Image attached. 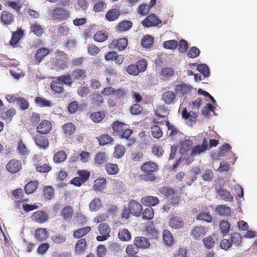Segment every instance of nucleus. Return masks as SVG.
<instances>
[{
    "label": "nucleus",
    "mask_w": 257,
    "mask_h": 257,
    "mask_svg": "<svg viewBox=\"0 0 257 257\" xmlns=\"http://www.w3.org/2000/svg\"><path fill=\"white\" fill-rule=\"evenodd\" d=\"M143 174L140 175L141 180L145 182L154 181L157 179L156 173L159 169L158 165L152 161L144 163L140 167Z\"/></svg>",
    "instance_id": "f257e3e1"
},
{
    "label": "nucleus",
    "mask_w": 257,
    "mask_h": 257,
    "mask_svg": "<svg viewBox=\"0 0 257 257\" xmlns=\"http://www.w3.org/2000/svg\"><path fill=\"white\" fill-rule=\"evenodd\" d=\"M50 15L52 20L61 22L69 18L70 13L65 8L58 7L51 11Z\"/></svg>",
    "instance_id": "f03ea898"
},
{
    "label": "nucleus",
    "mask_w": 257,
    "mask_h": 257,
    "mask_svg": "<svg viewBox=\"0 0 257 257\" xmlns=\"http://www.w3.org/2000/svg\"><path fill=\"white\" fill-rule=\"evenodd\" d=\"M128 45V40L125 38L114 39L109 45V48L111 50H124Z\"/></svg>",
    "instance_id": "7ed1b4c3"
},
{
    "label": "nucleus",
    "mask_w": 257,
    "mask_h": 257,
    "mask_svg": "<svg viewBox=\"0 0 257 257\" xmlns=\"http://www.w3.org/2000/svg\"><path fill=\"white\" fill-rule=\"evenodd\" d=\"M128 208L131 213L134 216L139 217L142 214V205L135 200H131L128 203Z\"/></svg>",
    "instance_id": "20e7f679"
},
{
    "label": "nucleus",
    "mask_w": 257,
    "mask_h": 257,
    "mask_svg": "<svg viewBox=\"0 0 257 257\" xmlns=\"http://www.w3.org/2000/svg\"><path fill=\"white\" fill-rule=\"evenodd\" d=\"M6 167L9 172L14 174L18 172L21 169L22 164L19 160L13 159L8 162Z\"/></svg>",
    "instance_id": "39448f33"
},
{
    "label": "nucleus",
    "mask_w": 257,
    "mask_h": 257,
    "mask_svg": "<svg viewBox=\"0 0 257 257\" xmlns=\"http://www.w3.org/2000/svg\"><path fill=\"white\" fill-rule=\"evenodd\" d=\"M34 142L35 144L40 148L44 150L47 149L49 146V142L48 138L40 135L35 136Z\"/></svg>",
    "instance_id": "423d86ee"
},
{
    "label": "nucleus",
    "mask_w": 257,
    "mask_h": 257,
    "mask_svg": "<svg viewBox=\"0 0 257 257\" xmlns=\"http://www.w3.org/2000/svg\"><path fill=\"white\" fill-rule=\"evenodd\" d=\"M161 21L156 15L152 14L148 16L142 22V25L146 27L158 26L161 23Z\"/></svg>",
    "instance_id": "0eeeda50"
},
{
    "label": "nucleus",
    "mask_w": 257,
    "mask_h": 257,
    "mask_svg": "<svg viewBox=\"0 0 257 257\" xmlns=\"http://www.w3.org/2000/svg\"><path fill=\"white\" fill-rule=\"evenodd\" d=\"M49 236L47 230L45 228H38L35 231L34 238L38 242H42L46 241Z\"/></svg>",
    "instance_id": "6e6552de"
},
{
    "label": "nucleus",
    "mask_w": 257,
    "mask_h": 257,
    "mask_svg": "<svg viewBox=\"0 0 257 257\" xmlns=\"http://www.w3.org/2000/svg\"><path fill=\"white\" fill-rule=\"evenodd\" d=\"M52 129V123L49 120H43L37 127V132L41 135H47Z\"/></svg>",
    "instance_id": "1a4fd4ad"
},
{
    "label": "nucleus",
    "mask_w": 257,
    "mask_h": 257,
    "mask_svg": "<svg viewBox=\"0 0 257 257\" xmlns=\"http://www.w3.org/2000/svg\"><path fill=\"white\" fill-rule=\"evenodd\" d=\"M193 87L189 84L181 83L176 85L174 90L176 94L185 95L190 92Z\"/></svg>",
    "instance_id": "9d476101"
},
{
    "label": "nucleus",
    "mask_w": 257,
    "mask_h": 257,
    "mask_svg": "<svg viewBox=\"0 0 257 257\" xmlns=\"http://www.w3.org/2000/svg\"><path fill=\"white\" fill-rule=\"evenodd\" d=\"M87 248V244L85 238H81L75 245L74 253L76 255H81L85 251Z\"/></svg>",
    "instance_id": "9b49d317"
},
{
    "label": "nucleus",
    "mask_w": 257,
    "mask_h": 257,
    "mask_svg": "<svg viewBox=\"0 0 257 257\" xmlns=\"http://www.w3.org/2000/svg\"><path fill=\"white\" fill-rule=\"evenodd\" d=\"M48 214L42 210H37L31 216L33 220L39 223L45 222L48 220Z\"/></svg>",
    "instance_id": "f8f14e48"
},
{
    "label": "nucleus",
    "mask_w": 257,
    "mask_h": 257,
    "mask_svg": "<svg viewBox=\"0 0 257 257\" xmlns=\"http://www.w3.org/2000/svg\"><path fill=\"white\" fill-rule=\"evenodd\" d=\"M197 219L205 221L208 223L211 222L212 218L209 208L206 206H202L201 208V212L198 215Z\"/></svg>",
    "instance_id": "ddd939ff"
},
{
    "label": "nucleus",
    "mask_w": 257,
    "mask_h": 257,
    "mask_svg": "<svg viewBox=\"0 0 257 257\" xmlns=\"http://www.w3.org/2000/svg\"><path fill=\"white\" fill-rule=\"evenodd\" d=\"M134 245L138 248L146 249L150 246V243L147 238L142 236H137L135 238Z\"/></svg>",
    "instance_id": "4468645a"
},
{
    "label": "nucleus",
    "mask_w": 257,
    "mask_h": 257,
    "mask_svg": "<svg viewBox=\"0 0 257 257\" xmlns=\"http://www.w3.org/2000/svg\"><path fill=\"white\" fill-rule=\"evenodd\" d=\"M207 148L208 142L206 139L205 138L202 142V145L195 146L192 148L190 155L192 156H194L200 154L204 152L207 149Z\"/></svg>",
    "instance_id": "2eb2a0df"
},
{
    "label": "nucleus",
    "mask_w": 257,
    "mask_h": 257,
    "mask_svg": "<svg viewBox=\"0 0 257 257\" xmlns=\"http://www.w3.org/2000/svg\"><path fill=\"white\" fill-rule=\"evenodd\" d=\"M141 202L145 206L151 207V206H155L158 205L160 201L157 197L147 196L141 199Z\"/></svg>",
    "instance_id": "dca6fc26"
},
{
    "label": "nucleus",
    "mask_w": 257,
    "mask_h": 257,
    "mask_svg": "<svg viewBox=\"0 0 257 257\" xmlns=\"http://www.w3.org/2000/svg\"><path fill=\"white\" fill-rule=\"evenodd\" d=\"M169 224L172 228L174 229L181 228L184 225L182 218L177 216L172 217L169 220Z\"/></svg>",
    "instance_id": "f3484780"
},
{
    "label": "nucleus",
    "mask_w": 257,
    "mask_h": 257,
    "mask_svg": "<svg viewBox=\"0 0 257 257\" xmlns=\"http://www.w3.org/2000/svg\"><path fill=\"white\" fill-rule=\"evenodd\" d=\"M73 209L71 206H66L62 208L61 211V216L63 220H70L73 215Z\"/></svg>",
    "instance_id": "a211bd4d"
},
{
    "label": "nucleus",
    "mask_w": 257,
    "mask_h": 257,
    "mask_svg": "<svg viewBox=\"0 0 257 257\" xmlns=\"http://www.w3.org/2000/svg\"><path fill=\"white\" fill-rule=\"evenodd\" d=\"M90 230L91 228L89 226L80 228L73 231V237L79 239L83 238L82 237L87 234Z\"/></svg>",
    "instance_id": "6ab92c4d"
},
{
    "label": "nucleus",
    "mask_w": 257,
    "mask_h": 257,
    "mask_svg": "<svg viewBox=\"0 0 257 257\" xmlns=\"http://www.w3.org/2000/svg\"><path fill=\"white\" fill-rule=\"evenodd\" d=\"M120 15V12L116 9L109 10L105 14L106 19L109 21H114L117 20Z\"/></svg>",
    "instance_id": "aec40b11"
},
{
    "label": "nucleus",
    "mask_w": 257,
    "mask_h": 257,
    "mask_svg": "<svg viewBox=\"0 0 257 257\" xmlns=\"http://www.w3.org/2000/svg\"><path fill=\"white\" fill-rule=\"evenodd\" d=\"M181 148L180 149V154L184 155L192 149L193 142L189 140H186L180 143Z\"/></svg>",
    "instance_id": "412c9836"
},
{
    "label": "nucleus",
    "mask_w": 257,
    "mask_h": 257,
    "mask_svg": "<svg viewBox=\"0 0 257 257\" xmlns=\"http://www.w3.org/2000/svg\"><path fill=\"white\" fill-rule=\"evenodd\" d=\"M176 94L172 91H167L162 94V99L166 104L169 105L173 103L175 100Z\"/></svg>",
    "instance_id": "4be33fe9"
},
{
    "label": "nucleus",
    "mask_w": 257,
    "mask_h": 257,
    "mask_svg": "<svg viewBox=\"0 0 257 257\" xmlns=\"http://www.w3.org/2000/svg\"><path fill=\"white\" fill-rule=\"evenodd\" d=\"M50 53V50L46 48H41L39 49L35 55V59L38 64L40 63L42 60Z\"/></svg>",
    "instance_id": "5701e85b"
},
{
    "label": "nucleus",
    "mask_w": 257,
    "mask_h": 257,
    "mask_svg": "<svg viewBox=\"0 0 257 257\" xmlns=\"http://www.w3.org/2000/svg\"><path fill=\"white\" fill-rule=\"evenodd\" d=\"M207 229L203 226H196L192 231L191 234L195 238H199L203 237L206 233Z\"/></svg>",
    "instance_id": "b1692460"
},
{
    "label": "nucleus",
    "mask_w": 257,
    "mask_h": 257,
    "mask_svg": "<svg viewBox=\"0 0 257 257\" xmlns=\"http://www.w3.org/2000/svg\"><path fill=\"white\" fill-rule=\"evenodd\" d=\"M126 125L122 122L119 121H115L112 123V129L113 133L116 135L120 136V135L124 130L125 128L126 127Z\"/></svg>",
    "instance_id": "393cba45"
},
{
    "label": "nucleus",
    "mask_w": 257,
    "mask_h": 257,
    "mask_svg": "<svg viewBox=\"0 0 257 257\" xmlns=\"http://www.w3.org/2000/svg\"><path fill=\"white\" fill-rule=\"evenodd\" d=\"M108 156L105 152H100L96 154L94 158V163L97 165H101L106 162Z\"/></svg>",
    "instance_id": "a878e982"
},
{
    "label": "nucleus",
    "mask_w": 257,
    "mask_h": 257,
    "mask_svg": "<svg viewBox=\"0 0 257 257\" xmlns=\"http://www.w3.org/2000/svg\"><path fill=\"white\" fill-rule=\"evenodd\" d=\"M217 193L221 199L227 202L233 201V196L226 189L220 188L217 190Z\"/></svg>",
    "instance_id": "bb28decb"
},
{
    "label": "nucleus",
    "mask_w": 257,
    "mask_h": 257,
    "mask_svg": "<svg viewBox=\"0 0 257 257\" xmlns=\"http://www.w3.org/2000/svg\"><path fill=\"white\" fill-rule=\"evenodd\" d=\"M215 211L219 215L228 216L230 215L231 210L229 207L225 205H220L215 208Z\"/></svg>",
    "instance_id": "cd10ccee"
},
{
    "label": "nucleus",
    "mask_w": 257,
    "mask_h": 257,
    "mask_svg": "<svg viewBox=\"0 0 257 257\" xmlns=\"http://www.w3.org/2000/svg\"><path fill=\"white\" fill-rule=\"evenodd\" d=\"M105 168L107 173L111 175L117 174L119 172V168L116 164L106 163Z\"/></svg>",
    "instance_id": "c85d7f7f"
},
{
    "label": "nucleus",
    "mask_w": 257,
    "mask_h": 257,
    "mask_svg": "<svg viewBox=\"0 0 257 257\" xmlns=\"http://www.w3.org/2000/svg\"><path fill=\"white\" fill-rule=\"evenodd\" d=\"M24 33L22 30H19L13 33L10 44L13 46H15L23 36Z\"/></svg>",
    "instance_id": "c756f323"
},
{
    "label": "nucleus",
    "mask_w": 257,
    "mask_h": 257,
    "mask_svg": "<svg viewBox=\"0 0 257 257\" xmlns=\"http://www.w3.org/2000/svg\"><path fill=\"white\" fill-rule=\"evenodd\" d=\"M67 157V155L65 151H59L54 154L53 161L56 164L60 163L66 160Z\"/></svg>",
    "instance_id": "7c9ffc66"
},
{
    "label": "nucleus",
    "mask_w": 257,
    "mask_h": 257,
    "mask_svg": "<svg viewBox=\"0 0 257 257\" xmlns=\"http://www.w3.org/2000/svg\"><path fill=\"white\" fill-rule=\"evenodd\" d=\"M62 129L64 134L67 136L72 135L75 131V125L71 122L65 123L62 126Z\"/></svg>",
    "instance_id": "2f4dec72"
},
{
    "label": "nucleus",
    "mask_w": 257,
    "mask_h": 257,
    "mask_svg": "<svg viewBox=\"0 0 257 257\" xmlns=\"http://www.w3.org/2000/svg\"><path fill=\"white\" fill-rule=\"evenodd\" d=\"M38 186V181H31L28 183L24 187L25 193L30 194L33 193L37 188Z\"/></svg>",
    "instance_id": "473e14b6"
},
{
    "label": "nucleus",
    "mask_w": 257,
    "mask_h": 257,
    "mask_svg": "<svg viewBox=\"0 0 257 257\" xmlns=\"http://www.w3.org/2000/svg\"><path fill=\"white\" fill-rule=\"evenodd\" d=\"M133 26V23L130 21L124 20L120 22L117 25V29L118 31L123 32L130 30Z\"/></svg>",
    "instance_id": "72a5a7b5"
},
{
    "label": "nucleus",
    "mask_w": 257,
    "mask_h": 257,
    "mask_svg": "<svg viewBox=\"0 0 257 257\" xmlns=\"http://www.w3.org/2000/svg\"><path fill=\"white\" fill-rule=\"evenodd\" d=\"M86 76V72L83 69H77L72 73V77L74 80H83Z\"/></svg>",
    "instance_id": "f704fd0d"
},
{
    "label": "nucleus",
    "mask_w": 257,
    "mask_h": 257,
    "mask_svg": "<svg viewBox=\"0 0 257 257\" xmlns=\"http://www.w3.org/2000/svg\"><path fill=\"white\" fill-rule=\"evenodd\" d=\"M159 192L167 198H170L171 196L175 195V191L170 187L167 186H163L159 189Z\"/></svg>",
    "instance_id": "c9c22d12"
},
{
    "label": "nucleus",
    "mask_w": 257,
    "mask_h": 257,
    "mask_svg": "<svg viewBox=\"0 0 257 257\" xmlns=\"http://www.w3.org/2000/svg\"><path fill=\"white\" fill-rule=\"evenodd\" d=\"M119 238L124 241H130L131 239V233L130 231L125 228L120 230L118 234Z\"/></svg>",
    "instance_id": "e433bc0d"
},
{
    "label": "nucleus",
    "mask_w": 257,
    "mask_h": 257,
    "mask_svg": "<svg viewBox=\"0 0 257 257\" xmlns=\"http://www.w3.org/2000/svg\"><path fill=\"white\" fill-rule=\"evenodd\" d=\"M43 195L47 200H51L54 197V190L51 186H46L43 189Z\"/></svg>",
    "instance_id": "4c0bfd02"
},
{
    "label": "nucleus",
    "mask_w": 257,
    "mask_h": 257,
    "mask_svg": "<svg viewBox=\"0 0 257 257\" xmlns=\"http://www.w3.org/2000/svg\"><path fill=\"white\" fill-rule=\"evenodd\" d=\"M107 38L108 34L107 32L103 31H98L93 36V39L97 42H103L106 40Z\"/></svg>",
    "instance_id": "58836bf2"
},
{
    "label": "nucleus",
    "mask_w": 257,
    "mask_h": 257,
    "mask_svg": "<svg viewBox=\"0 0 257 257\" xmlns=\"http://www.w3.org/2000/svg\"><path fill=\"white\" fill-rule=\"evenodd\" d=\"M1 20L5 24L9 25L14 20V16L9 12L3 11L1 15Z\"/></svg>",
    "instance_id": "ea45409f"
},
{
    "label": "nucleus",
    "mask_w": 257,
    "mask_h": 257,
    "mask_svg": "<svg viewBox=\"0 0 257 257\" xmlns=\"http://www.w3.org/2000/svg\"><path fill=\"white\" fill-rule=\"evenodd\" d=\"M35 102L40 107H50L52 104L50 100L42 97H36Z\"/></svg>",
    "instance_id": "a19ab883"
},
{
    "label": "nucleus",
    "mask_w": 257,
    "mask_h": 257,
    "mask_svg": "<svg viewBox=\"0 0 257 257\" xmlns=\"http://www.w3.org/2000/svg\"><path fill=\"white\" fill-rule=\"evenodd\" d=\"M230 224L226 220H221L220 222L219 228L223 236L227 235L230 230Z\"/></svg>",
    "instance_id": "79ce46f5"
},
{
    "label": "nucleus",
    "mask_w": 257,
    "mask_h": 257,
    "mask_svg": "<svg viewBox=\"0 0 257 257\" xmlns=\"http://www.w3.org/2000/svg\"><path fill=\"white\" fill-rule=\"evenodd\" d=\"M164 108L162 106H159L158 107L157 109L155 111V114L159 117L158 118H157L156 119H154V121L155 123H158L159 124H163L164 122L161 121L160 118H165L166 117V116L163 114H162V113L164 111Z\"/></svg>",
    "instance_id": "37998d69"
},
{
    "label": "nucleus",
    "mask_w": 257,
    "mask_h": 257,
    "mask_svg": "<svg viewBox=\"0 0 257 257\" xmlns=\"http://www.w3.org/2000/svg\"><path fill=\"white\" fill-rule=\"evenodd\" d=\"M125 152L124 147L121 145H117L114 148L113 156L114 158L119 159L121 158Z\"/></svg>",
    "instance_id": "c03bdc74"
},
{
    "label": "nucleus",
    "mask_w": 257,
    "mask_h": 257,
    "mask_svg": "<svg viewBox=\"0 0 257 257\" xmlns=\"http://www.w3.org/2000/svg\"><path fill=\"white\" fill-rule=\"evenodd\" d=\"M98 140L100 146H104L113 142V138L107 134L101 135Z\"/></svg>",
    "instance_id": "a18cd8bd"
},
{
    "label": "nucleus",
    "mask_w": 257,
    "mask_h": 257,
    "mask_svg": "<svg viewBox=\"0 0 257 257\" xmlns=\"http://www.w3.org/2000/svg\"><path fill=\"white\" fill-rule=\"evenodd\" d=\"M51 88L57 93H62L64 90L63 83L58 80L51 82Z\"/></svg>",
    "instance_id": "49530a36"
},
{
    "label": "nucleus",
    "mask_w": 257,
    "mask_h": 257,
    "mask_svg": "<svg viewBox=\"0 0 257 257\" xmlns=\"http://www.w3.org/2000/svg\"><path fill=\"white\" fill-rule=\"evenodd\" d=\"M163 240L165 243L168 245H171L173 242V236L168 230H164L163 232Z\"/></svg>",
    "instance_id": "de8ad7c7"
},
{
    "label": "nucleus",
    "mask_w": 257,
    "mask_h": 257,
    "mask_svg": "<svg viewBox=\"0 0 257 257\" xmlns=\"http://www.w3.org/2000/svg\"><path fill=\"white\" fill-rule=\"evenodd\" d=\"M90 99L92 104L100 105L101 103L103 102V96L96 92L93 93L90 95Z\"/></svg>",
    "instance_id": "09e8293b"
},
{
    "label": "nucleus",
    "mask_w": 257,
    "mask_h": 257,
    "mask_svg": "<svg viewBox=\"0 0 257 257\" xmlns=\"http://www.w3.org/2000/svg\"><path fill=\"white\" fill-rule=\"evenodd\" d=\"M106 183V180L105 178H99L94 181L93 187L95 190L102 191L104 189Z\"/></svg>",
    "instance_id": "8fccbe9b"
},
{
    "label": "nucleus",
    "mask_w": 257,
    "mask_h": 257,
    "mask_svg": "<svg viewBox=\"0 0 257 257\" xmlns=\"http://www.w3.org/2000/svg\"><path fill=\"white\" fill-rule=\"evenodd\" d=\"M101 206V200L98 198H95L89 204V209L91 211H96L99 209Z\"/></svg>",
    "instance_id": "3c124183"
},
{
    "label": "nucleus",
    "mask_w": 257,
    "mask_h": 257,
    "mask_svg": "<svg viewBox=\"0 0 257 257\" xmlns=\"http://www.w3.org/2000/svg\"><path fill=\"white\" fill-rule=\"evenodd\" d=\"M93 2H96L94 5L93 10L95 13L101 12L106 8V4L104 1H97L94 0Z\"/></svg>",
    "instance_id": "603ef678"
},
{
    "label": "nucleus",
    "mask_w": 257,
    "mask_h": 257,
    "mask_svg": "<svg viewBox=\"0 0 257 257\" xmlns=\"http://www.w3.org/2000/svg\"><path fill=\"white\" fill-rule=\"evenodd\" d=\"M30 31L38 37L41 36L44 33L42 27L37 23L33 24L31 26Z\"/></svg>",
    "instance_id": "864d4df0"
},
{
    "label": "nucleus",
    "mask_w": 257,
    "mask_h": 257,
    "mask_svg": "<svg viewBox=\"0 0 257 257\" xmlns=\"http://www.w3.org/2000/svg\"><path fill=\"white\" fill-rule=\"evenodd\" d=\"M154 42V38L149 35H145L142 39L141 44L144 48L150 47Z\"/></svg>",
    "instance_id": "5fc2aeb1"
},
{
    "label": "nucleus",
    "mask_w": 257,
    "mask_h": 257,
    "mask_svg": "<svg viewBox=\"0 0 257 257\" xmlns=\"http://www.w3.org/2000/svg\"><path fill=\"white\" fill-rule=\"evenodd\" d=\"M151 152L158 158L162 156L164 152L162 147L157 144L153 145L151 148Z\"/></svg>",
    "instance_id": "6e6d98bb"
},
{
    "label": "nucleus",
    "mask_w": 257,
    "mask_h": 257,
    "mask_svg": "<svg viewBox=\"0 0 257 257\" xmlns=\"http://www.w3.org/2000/svg\"><path fill=\"white\" fill-rule=\"evenodd\" d=\"M197 69L201 74H203L204 77H207L210 75L209 69L205 64H198Z\"/></svg>",
    "instance_id": "4d7b16f0"
},
{
    "label": "nucleus",
    "mask_w": 257,
    "mask_h": 257,
    "mask_svg": "<svg viewBox=\"0 0 257 257\" xmlns=\"http://www.w3.org/2000/svg\"><path fill=\"white\" fill-rule=\"evenodd\" d=\"M154 209L152 207H148L144 210L142 218L144 220H150L154 217Z\"/></svg>",
    "instance_id": "13d9d810"
},
{
    "label": "nucleus",
    "mask_w": 257,
    "mask_h": 257,
    "mask_svg": "<svg viewBox=\"0 0 257 257\" xmlns=\"http://www.w3.org/2000/svg\"><path fill=\"white\" fill-rule=\"evenodd\" d=\"M166 125L168 127L169 132V136L174 139L178 133V130L174 125H172L168 120H166Z\"/></svg>",
    "instance_id": "bf43d9fd"
},
{
    "label": "nucleus",
    "mask_w": 257,
    "mask_h": 257,
    "mask_svg": "<svg viewBox=\"0 0 257 257\" xmlns=\"http://www.w3.org/2000/svg\"><path fill=\"white\" fill-rule=\"evenodd\" d=\"M203 242L205 246L208 249L212 248L215 245V241L212 236H208L204 238Z\"/></svg>",
    "instance_id": "052dcab7"
},
{
    "label": "nucleus",
    "mask_w": 257,
    "mask_h": 257,
    "mask_svg": "<svg viewBox=\"0 0 257 257\" xmlns=\"http://www.w3.org/2000/svg\"><path fill=\"white\" fill-rule=\"evenodd\" d=\"M163 45L167 49L174 50L177 48L178 44L176 40H171L164 42Z\"/></svg>",
    "instance_id": "680f3d73"
},
{
    "label": "nucleus",
    "mask_w": 257,
    "mask_h": 257,
    "mask_svg": "<svg viewBox=\"0 0 257 257\" xmlns=\"http://www.w3.org/2000/svg\"><path fill=\"white\" fill-rule=\"evenodd\" d=\"M18 150L19 151V153L23 156L26 155L29 153V150L28 148H27V147L26 146L25 144L24 143L22 139L20 140L18 142Z\"/></svg>",
    "instance_id": "e2e57ef3"
},
{
    "label": "nucleus",
    "mask_w": 257,
    "mask_h": 257,
    "mask_svg": "<svg viewBox=\"0 0 257 257\" xmlns=\"http://www.w3.org/2000/svg\"><path fill=\"white\" fill-rule=\"evenodd\" d=\"M151 133L152 136L157 139H159L163 135V132L158 125H155L151 127Z\"/></svg>",
    "instance_id": "0e129e2a"
},
{
    "label": "nucleus",
    "mask_w": 257,
    "mask_h": 257,
    "mask_svg": "<svg viewBox=\"0 0 257 257\" xmlns=\"http://www.w3.org/2000/svg\"><path fill=\"white\" fill-rule=\"evenodd\" d=\"M215 107L210 103H208L201 110L202 114L204 116H208L211 111L214 112Z\"/></svg>",
    "instance_id": "69168bd1"
},
{
    "label": "nucleus",
    "mask_w": 257,
    "mask_h": 257,
    "mask_svg": "<svg viewBox=\"0 0 257 257\" xmlns=\"http://www.w3.org/2000/svg\"><path fill=\"white\" fill-rule=\"evenodd\" d=\"M57 79L62 83L70 85L72 83V80L69 74L62 75L57 77Z\"/></svg>",
    "instance_id": "338daca9"
},
{
    "label": "nucleus",
    "mask_w": 257,
    "mask_h": 257,
    "mask_svg": "<svg viewBox=\"0 0 257 257\" xmlns=\"http://www.w3.org/2000/svg\"><path fill=\"white\" fill-rule=\"evenodd\" d=\"M105 117L104 113L102 111H98L92 113L91 117L95 122H100Z\"/></svg>",
    "instance_id": "774afa93"
}]
</instances>
